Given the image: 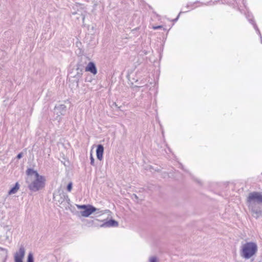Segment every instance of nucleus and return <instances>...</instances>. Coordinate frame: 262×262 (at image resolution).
Segmentation results:
<instances>
[{"mask_svg":"<svg viewBox=\"0 0 262 262\" xmlns=\"http://www.w3.org/2000/svg\"><path fill=\"white\" fill-rule=\"evenodd\" d=\"M247 202L252 215L257 219L262 215V193L253 191L250 192Z\"/></svg>","mask_w":262,"mask_h":262,"instance_id":"1","label":"nucleus"},{"mask_svg":"<svg viewBox=\"0 0 262 262\" xmlns=\"http://www.w3.org/2000/svg\"><path fill=\"white\" fill-rule=\"evenodd\" d=\"M257 251V246L255 243L247 242L242 246L241 255L246 259H249L255 254Z\"/></svg>","mask_w":262,"mask_h":262,"instance_id":"2","label":"nucleus"},{"mask_svg":"<svg viewBox=\"0 0 262 262\" xmlns=\"http://www.w3.org/2000/svg\"><path fill=\"white\" fill-rule=\"evenodd\" d=\"M45 178L36 173L35 179L28 185L29 189L33 192H36L45 186Z\"/></svg>","mask_w":262,"mask_h":262,"instance_id":"3","label":"nucleus"},{"mask_svg":"<svg viewBox=\"0 0 262 262\" xmlns=\"http://www.w3.org/2000/svg\"><path fill=\"white\" fill-rule=\"evenodd\" d=\"M53 199L55 201L58 202L59 204H62L65 201H70L68 195L63 192L60 191H58V193H54Z\"/></svg>","mask_w":262,"mask_h":262,"instance_id":"4","label":"nucleus"},{"mask_svg":"<svg viewBox=\"0 0 262 262\" xmlns=\"http://www.w3.org/2000/svg\"><path fill=\"white\" fill-rule=\"evenodd\" d=\"M98 209L92 205H88V208L84 210L80 211L81 216L83 217H88L93 212L96 211Z\"/></svg>","mask_w":262,"mask_h":262,"instance_id":"5","label":"nucleus"},{"mask_svg":"<svg viewBox=\"0 0 262 262\" xmlns=\"http://www.w3.org/2000/svg\"><path fill=\"white\" fill-rule=\"evenodd\" d=\"M25 254V249L23 246H21L18 252H16L14 255L15 261H23V259Z\"/></svg>","mask_w":262,"mask_h":262,"instance_id":"6","label":"nucleus"},{"mask_svg":"<svg viewBox=\"0 0 262 262\" xmlns=\"http://www.w3.org/2000/svg\"><path fill=\"white\" fill-rule=\"evenodd\" d=\"M246 17L248 19L249 21L251 24L253 25L254 28L255 29V30H256V31L258 33V34L259 35L260 39H261V42L262 43V39H261L262 37H261V33H260V31H259V29L258 28L256 24H255V23L254 22V21L253 20V16L252 15L250 14H248L246 15Z\"/></svg>","mask_w":262,"mask_h":262,"instance_id":"7","label":"nucleus"},{"mask_svg":"<svg viewBox=\"0 0 262 262\" xmlns=\"http://www.w3.org/2000/svg\"><path fill=\"white\" fill-rule=\"evenodd\" d=\"M55 111L58 116L64 115L66 112V106L64 104H60L58 106H55Z\"/></svg>","mask_w":262,"mask_h":262,"instance_id":"8","label":"nucleus"},{"mask_svg":"<svg viewBox=\"0 0 262 262\" xmlns=\"http://www.w3.org/2000/svg\"><path fill=\"white\" fill-rule=\"evenodd\" d=\"M85 71L90 72L94 75L97 73V70L95 64L93 62H90L85 69Z\"/></svg>","mask_w":262,"mask_h":262,"instance_id":"9","label":"nucleus"},{"mask_svg":"<svg viewBox=\"0 0 262 262\" xmlns=\"http://www.w3.org/2000/svg\"><path fill=\"white\" fill-rule=\"evenodd\" d=\"M104 152V147L102 144H98L96 149V156L97 159L101 161L103 159V154Z\"/></svg>","mask_w":262,"mask_h":262,"instance_id":"10","label":"nucleus"},{"mask_svg":"<svg viewBox=\"0 0 262 262\" xmlns=\"http://www.w3.org/2000/svg\"><path fill=\"white\" fill-rule=\"evenodd\" d=\"M118 225V223L114 220L111 219L103 223L101 227H117Z\"/></svg>","mask_w":262,"mask_h":262,"instance_id":"11","label":"nucleus"},{"mask_svg":"<svg viewBox=\"0 0 262 262\" xmlns=\"http://www.w3.org/2000/svg\"><path fill=\"white\" fill-rule=\"evenodd\" d=\"M200 3L199 1H196L195 2H194V3H188L186 6H185V8H186L188 10H185L183 12L185 13V12H187L191 10H193L194 9V8H195L196 7H197V6H196V4L197 3Z\"/></svg>","mask_w":262,"mask_h":262,"instance_id":"12","label":"nucleus"},{"mask_svg":"<svg viewBox=\"0 0 262 262\" xmlns=\"http://www.w3.org/2000/svg\"><path fill=\"white\" fill-rule=\"evenodd\" d=\"M19 188V185L18 182H16L15 186L13 187L8 192L9 194H12L15 193Z\"/></svg>","mask_w":262,"mask_h":262,"instance_id":"13","label":"nucleus"},{"mask_svg":"<svg viewBox=\"0 0 262 262\" xmlns=\"http://www.w3.org/2000/svg\"><path fill=\"white\" fill-rule=\"evenodd\" d=\"M26 173L28 175H31V174H34L35 175V176L36 177V173H38L36 171L34 170L32 168H28L26 171Z\"/></svg>","mask_w":262,"mask_h":262,"instance_id":"14","label":"nucleus"},{"mask_svg":"<svg viewBox=\"0 0 262 262\" xmlns=\"http://www.w3.org/2000/svg\"><path fill=\"white\" fill-rule=\"evenodd\" d=\"M27 262H34L33 255L32 252L29 253Z\"/></svg>","mask_w":262,"mask_h":262,"instance_id":"15","label":"nucleus"},{"mask_svg":"<svg viewBox=\"0 0 262 262\" xmlns=\"http://www.w3.org/2000/svg\"><path fill=\"white\" fill-rule=\"evenodd\" d=\"M76 207L79 209H85L88 208V205H76Z\"/></svg>","mask_w":262,"mask_h":262,"instance_id":"16","label":"nucleus"},{"mask_svg":"<svg viewBox=\"0 0 262 262\" xmlns=\"http://www.w3.org/2000/svg\"><path fill=\"white\" fill-rule=\"evenodd\" d=\"M90 160H91V162H90L91 165L94 166L95 165V164H94L95 160H94V158L93 156V154L92 152L90 154Z\"/></svg>","mask_w":262,"mask_h":262,"instance_id":"17","label":"nucleus"},{"mask_svg":"<svg viewBox=\"0 0 262 262\" xmlns=\"http://www.w3.org/2000/svg\"><path fill=\"white\" fill-rule=\"evenodd\" d=\"M81 75H82L81 73L78 72L76 76H75V77L76 78V83H77V85H78L79 79V78H80L81 77Z\"/></svg>","mask_w":262,"mask_h":262,"instance_id":"18","label":"nucleus"},{"mask_svg":"<svg viewBox=\"0 0 262 262\" xmlns=\"http://www.w3.org/2000/svg\"><path fill=\"white\" fill-rule=\"evenodd\" d=\"M72 182H70L68 186H67V190L69 192H70L72 189Z\"/></svg>","mask_w":262,"mask_h":262,"instance_id":"19","label":"nucleus"},{"mask_svg":"<svg viewBox=\"0 0 262 262\" xmlns=\"http://www.w3.org/2000/svg\"><path fill=\"white\" fill-rule=\"evenodd\" d=\"M157 257L155 256L151 257L149 258V262H157Z\"/></svg>","mask_w":262,"mask_h":262,"instance_id":"20","label":"nucleus"},{"mask_svg":"<svg viewBox=\"0 0 262 262\" xmlns=\"http://www.w3.org/2000/svg\"><path fill=\"white\" fill-rule=\"evenodd\" d=\"M23 155V152H20V153H19V154L17 155V156L16 158H17L18 159H21V158H22Z\"/></svg>","mask_w":262,"mask_h":262,"instance_id":"21","label":"nucleus"},{"mask_svg":"<svg viewBox=\"0 0 262 262\" xmlns=\"http://www.w3.org/2000/svg\"><path fill=\"white\" fill-rule=\"evenodd\" d=\"M162 28V26H154L153 27V29L154 30H158V29H161Z\"/></svg>","mask_w":262,"mask_h":262,"instance_id":"22","label":"nucleus"},{"mask_svg":"<svg viewBox=\"0 0 262 262\" xmlns=\"http://www.w3.org/2000/svg\"><path fill=\"white\" fill-rule=\"evenodd\" d=\"M182 13V11H181V12L179 13V15H178V16L177 17V18H176L175 19H174L173 21H177V20L178 19V18H179V16H180V14H181V13Z\"/></svg>","mask_w":262,"mask_h":262,"instance_id":"23","label":"nucleus"},{"mask_svg":"<svg viewBox=\"0 0 262 262\" xmlns=\"http://www.w3.org/2000/svg\"><path fill=\"white\" fill-rule=\"evenodd\" d=\"M133 195L135 196V198L136 199H138V197L137 196V195L136 194H134Z\"/></svg>","mask_w":262,"mask_h":262,"instance_id":"24","label":"nucleus"},{"mask_svg":"<svg viewBox=\"0 0 262 262\" xmlns=\"http://www.w3.org/2000/svg\"><path fill=\"white\" fill-rule=\"evenodd\" d=\"M153 169V168H152V167L151 166H149V169L151 171H152V170H151V169Z\"/></svg>","mask_w":262,"mask_h":262,"instance_id":"25","label":"nucleus"},{"mask_svg":"<svg viewBox=\"0 0 262 262\" xmlns=\"http://www.w3.org/2000/svg\"><path fill=\"white\" fill-rule=\"evenodd\" d=\"M0 249H1V250H5V249H4V248H0Z\"/></svg>","mask_w":262,"mask_h":262,"instance_id":"26","label":"nucleus"},{"mask_svg":"<svg viewBox=\"0 0 262 262\" xmlns=\"http://www.w3.org/2000/svg\"><path fill=\"white\" fill-rule=\"evenodd\" d=\"M82 19H83V20H84V16H83V17H82Z\"/></svg>","mask_w":262,"mask_h":262,"instance_id":"27","label":"nucleus"},{"mask_svg":"<svg viewBox=\"0 0 262 262\" xmlns=\"http://www.w3.org/2000/svg\"><path fill=\"white\" fill-rule=\"evenodd\" d=\"M15 262H23V261H15Z\"/></svg>","mask_w":262,"mask_h":262,"instance_id":"28","label":"nucleus"}]
</instances>
